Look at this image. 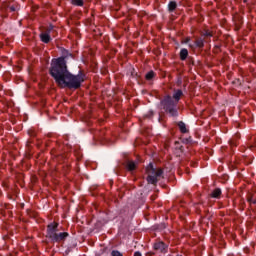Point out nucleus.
<instances>
[{
  "label": "nucleus",
  "mask_w": 256,
  "mask_h": 256,
  "mask_svg": "<svg viewBox=\"0 0 256 256\" xmlns=\"http://www.w3.org/2000/svg\"><path fill=\"white\" fill-rule=\"evenodd\" d=\"M53 29H54L53 24H50L49 27L46 30V33H48L50 35V33H51V31H53Z\"/></svg>",
  "instance_id": "4be33fe9"
},
{
  "label": "nucleus",
  "mask_w": 256,
  "mask_h": 256,
  "mask_svg": "<svg viewBox=\"0 0 256 256\" xmlns=\"http://www.w3.org/2000/svg\"><path fill=\"white\" fill-rule=\"evenodd\" d=\"M154 249L155 251H160V253H167L169 245L165 244L163 241H159L154 244Z\"/></svg>",
  "instance_id": "39448f33"
},
{
  "label": "nucleus",
  "mask_w": 256,
  "mask_h": 256,
  "mask_svg": "<svg viewBox=\"0 0 256 256\" xmlns=\"http://www.w3.org/2000/svg\"><path fill=\"white\" fill-rule=\"evenodd\" d=\"M134 256H143L139 251H136L135 253H134Z\"/></svg>",
  "instance_id": "a878e982"
},
{
  "label": "nucleus",
  "mask_w": 256,
  "mask_h": 256,
  "mask_svg": "<svg viewBox=\"0 0 256 256\" xmlns=\"http://www.w3.org/2000/svg\"><path fill=\"white\" fill-rule=\"evenodd\" d=\"M189 47H193V44H189Z\"/></svg>",
  "instance_id": "c85d7f7f"
},
{
  "label": "nucleus",
  "mask_w": 256,
  "mask_h": 256,
  "mask_svg": "<svg viewBox=\"0 0 256 256\" xmlns=\"http://www.w3.org/2000/svg\"><path fill=\"white\" fill-rule=\"evenodd\" d=\"M187 57H189V50H187L186 48H182L180 50V60L187 61Z\"/></svg>",
  "instance_id": "9d476101"
},
{
  "label": "nucleus",
  "mask_w": 256,
  "mask_h": 256,
  "mask_svg": "<svg viewBox=\"0 0 256 256\" xmlns=\"http://www.w3.org/2000/svg\"><path fill=\"white\" fill-rule=\"evenodd\" d=\"M205 36H206V37H212V34H211V32H206V33H205Z\"/></svg>",
  "instance_id": "bb28decb"
},
{
  "label": "nucleus",
  "mask_w": 256,
  "mask_h": 256,
  "mask_svg": "<svg viewBox=\"0 0 256 256\" xmlns=\"http://www.w3.org/2000/svg\"><path fill=\"white\" fill-rule=\"evenodd\" d=\"M248 203H253V205L256 204V199L253 198V196L248 197Z\"/></svg>",
  "instance_id": "412c9836"
},
{
  "label": "nucleus",
  "mask_w": 256,
  "mask_h": 256,
  "mask_svg": "<svg viewBox=\"0 0 256 256\" xmlns=\"http://www.w3.org/2000/svg\"><path fill=\"white\" fill-rule=\"evenodd\" d=\"M145 117L151 119V117H153V111H150L147 114H145Z\"/></svg>",
  "instance_id": "b1692460"
},
{
  "label": "nucleus",
  "mask_w": 256,
  "mask_h": 256,
  "mask_svg": "<svg viewBox=\"0 0 256 256\" xmlns=\"http://www.w3.org/2000/svg\"><path fill=\"white\" fill-rule=\"evenodd\" d=\"M71 5H74V7H83L85 2L83 0H71Z\"/></svg>",
  "instance_id": "dca6fc26"
},
{
  "label": "nucleus",
  "mask_w": 256,
  "mask_h": 256,
  "mask_svg": "<svg viewBox=\"0 0 256 256\" xmlns=\"http://www.w3.org/2000/svg\"><path fill=\"white\" fill-rule=\"evenodd\" d=\"M155 77H157V74L153 70L147 72L145 75L146 81H153Z\"/></svg>",
  "instance_id": "f8f14e48"
},
{
  "label": "nucleus",
  "mask_w": 256,
  "mask_h": 256,
  "mask_svg": "<svg viewBox=\"0 0 256 256\" xmlns=\"http://www.w3.org/2000/svg\"><path fill=\"white\" fill-rule=\"evenodd\" d=\"M42 43H51V35L47 32L40 34Z\"/></svg>",
  "instance_id": "1a4fd4ad"
},
{
  "label": "nucleus",
  "mask_w": 256,
  "mask_h": 256,
  "mask_svg": "<svg viewBox=\"0 0 256 256\" xmlns=\"http://www.w3.org/2000/svg\"><path fill=\"white\" fill-rule=\"evenodd\" d=\"M191 41V39L187 38L185 43H189Z\"/></svg>",
  "instance_id": "cd10ccee"
},
{
  "label": "nucleus",
  "mask_w": 256,
  "mask_h": 256,
  "mask_svg": "<svg viewBox=\"0 0 256 256\" xmlns=\"http://www.w3.org/2000/svg\"><path fill=\"white\" fill-rule=\"evenodd\" d=\"M177 126L180 129V133H189V129H187V125L183 121H179Z\"/></svg>",
  "instance_id": "9b49d317"
},
{
  "label": "nucleus",
  "mask_w": 256,
  "mask_h": 256,
  "mask_svg": "<svg viewBox=\"0 0 256 256\" xmlns=\"http://www.w3.org/2000/svg\"><path fill=\"white\" fill-rule=\"evenodd\" d=\"M238 25H243V18L238 17Z\"/></svg>",
  "instance_id": "393cba45"
},
{
  "label": "nucleus",
  "mask_w": 256,
  "mask_h": 256,
  "mask_svg": "<svg viewBox=\"0 0 256 256\" xmlns=\"http://www.w3.org/2000/svg\"><path fill=\"white\" fill-rule=\"evenodd\" d=\"M46 237L50 239L52 243H61V241H65V239L69 237V233L59 232V223L51 222L47 225Z\"/></svg>",
  "instance_id": "7ed1b4c3"
},
{
  "label": "nucleus",
  "mask_w": 256,
  "mask_h": 256,
  "mask_svg": "<svg viewBox=\"0 0 256 256\" xmlns=\"http://www.w3.org/2000/svg\"><path fill=\"white\" fill-rule=\"evenodd\" d=\"M103 132L96 131L94 134V139H103Z\"/></svg>",
  "instance_id": "a211bd4d"
},
{
  "label": "nucleus",
  "mask_w": 256,
  "mask_h": 256,
  "mask_svg": "<svg viewBox=\"0 0 256 256\" xmlns=\"http://www.w3.org/2000/svg\"><path fill=\"white\" fill-rule=\"evenodd\" d=\"M195 47H198L199 49H203V47H205V42L203 41L202 38H198L195 42H194Z\"/></svg>",
  "instance_id": "4468645a"
},
{
  "label": "nucleus",
  "mask_w": 256,
  "mask_h": 256,
  "mask_svg": "<svg viewBox=\"0 0 256 256\" xmlns=\"http://www.w3.org/2000/svg\"><path fill=\"white\" fill-rule=\"evenodd\" d=\"M111 256H123V254L121 252H119L118 250H113L111 252Z\"/></svg>",
  "instance_id": "aec40b11"
},
{
  "label": "nucleus",
  "mask_w": 256,
  "mask_h": 256,
  "mask_svg": "<svg viewBox=\"0 0 256 256\" xmlns=\"http://www.w3.org/2000/svg\"><path fill=\"white\" fill-rule=\"evenodd\" d=\"M187 63L189 67L195 66V60H193V57H188Z\"/></svg>",
  "instance_id": "6ab92c4d"
},
{
  "label": "nucleus",
  "mask_w": 256,
  "mask_h": 256,
  "mask_svg": "<svg viewBox=\"0 0 256 256\" xmlns=\"http://www.w3.org/2000/svg\"><path fill=\"white\" fill-rule=\"evenodd\" d=\"M175 9H177V2L176 1H170L168 3V11H169V13H173V11H175Z\"/></svg>",
  "instance_id": "ddd939ff"
},
{
  "label": "nucleus",
  "mask_w": 256,
  "mask_h": 256,
  "mask_svg": "<svg viewBox=\"0 0 256 256\" xmlns=\"http://www.w3.org/2000/svg\"><path fill=\"white\" fill-rule=\"evenodd\" d=\"M61 53L62 56L51 60L49 75L61 89H73L74 91L81 89V83L85 81L83 73L79 72V74L74 75L67 66V60L69 57L73 59V54L65 48L62 49Z\"/></svg>",
  "instance_id": "f257e3e1"
},
{
  "label": "nucleus",
  "mask_w": 256,
  "mask_h": 256,
  "mask_svg": "<svg viewBox=\"0 0 256 256\" xmlns=\"http://www.w3.org/2000/svg\"><path fill=\"white\" fill-rule=\"evenodd\" d=\"M19 9H20L19 4H14V5L10 6V8H9L11 13H15V11H19Z\"/></svg>",
  "instance_id": "f3484780"
},
{
  "label": "nucleus",
  "mask_w": 256,
  "mask_h": 256,
  "mask_svg": "<svg viewBox=\"0 0 256 256\" xmlns=\"http://www.w3.org/2000/svg\"><path fill=\"white\" fill-rule=\"evenodd\" d=\"M11 7V5L9 4V1H3L1 3V9L3 11V13H7V10Z\"/></svg>",
  "instance_id": "2eb2a0df"
},
{
  "label": "nucleus",
  "mask_w": 256,
  "mask_h": 256,
  "mask_svg": "<svg viewBox=\"0 0 256 256\" xmlns=\"http://www.w3.org/2000/svg\"><path fill=\"white\" fill-rule=\"evenodd\" d=\"M126 169H127V171H130V173H133V171H135V169H137V162H135L133 160L126 161Z\"/></svg>",
  "instance_id": "0eeeda50"
},
{
  "label": "nucleus",
  "mask_w": 256,
  "mask_h": 256,
  "mask_svg": "<svg viewBox=\"0 0 256 256\" xmlns=\"http://www.w3.org/2000/svg\"><path fill=\"white\" fill-rule=\"evenodd\" d=\"M244 3H247V0H244Z\"/></svg>",
  "instance_id": "c756f323"
},
{
  "label": "nucleus",
  "mask_w": 256,
  "mask_h": 256,
  "mask_svg": "<svg viewBox=\"0 0 256 256\" xmlns=\"http://www.w3.org/2000/svg\"><path fill=\"white\" fill-rule=\"evenodd\" d=\"M229 144H230V147H237V142H235L234 140H230Z\"/></svg>",
  "instance_id": "5701e85b"
},
{
  "label": "nucleus",
  "mask_w": 256,
  "mask_h": 256,
  "mask_svg": "<svg viewBox=\"0 0 256 256\" xmlns=\"http://www.w3.org/2000/svg\"><path fill=\"white\" fill-rule=\"evenodd\" d=\"M146 173H147L146 180L150 185H157L161 177H163V169L155 168V166H153V163H150L146 167Z\"/></svg>",
  "instance_id": "20e7f679"
},
{
  "label": "nucleus",
  "mask_w": 256,
  "mask_h": 256,
  "mask_svg": "<svg viewBox=\"0 0 256 256\" xmlns=\"http://www.w3.org/2000/svg\"><path fill=\"white\" fill-rule=\"evenodd\" d=\"M181 97H183V90L181 89L174 90L173 96H171L174 103L177 104H179V101H181Z\"/></svg>",
  "instance_id": "423d86ee"
},
{
  "label": "nucleus",
  "mask_w": 256,
  "mask_h": 256,
  "mask_svg": "<svg viewBox=\"0 0 256 256\" xmlns=\"http://www.w3.org/2000/svg\"><path fill=\"white\" fill-rule=\"evenodd\" d=\"M160 107L168 117L177 119L179 117V104L173 100L171 95H166L160 100Z\"/></svg>",
  "instance_id": "f03ea898"
},
{
  "label": "nucleus",
  "mask_w": 256,
  "mask_h": 256,
  "mask_svg": "<svg viewBox=\"0 0 256 256\" xmlns=\"http://www.w3.org/2000/svg\"><path fill=\"white\" fill-rule=\"evenodd\" d=\"M223 194L221 188H215L211 194L210 197H212V199H221V195Z\"/></svg>",
  "instance_id": "6e6552de"
}]
</instances>
